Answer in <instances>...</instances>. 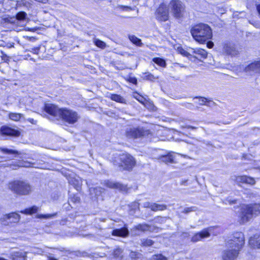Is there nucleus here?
<instances>
[{
    "label": "nucleus",
    "mask_w": 260,
    "mask_h": 260,
    "mask_svg": "<svg viewBox=\"0 0 260 260\" xmlns=\"http://www.w3.org/2000/svg\"><path fill=\"white\" fill-rule=\"evenodd\" d=\"M45 111L53 117H61L69 124H74L79 118L77 112L68 109H59L52 104H46L44 106Z\"/></svg>",
    "instance_id": "1"
},
{
    "label": "nucleus",
    "mask_w": 260,
    "mask_h": 260,
    "mask_svg": "<svg viewBox=\"0 0 260 260\" xmlns=\"http://www.w3.org/2000/svg\"><path fill=\"white\" fill-rule=\"evenodd\" d=\"M239 222L244 224L260 215V203L241 204L239 206Z\"/></svg>",
    "instance_id": "2"
},
{
    "label": "nucleus",
    "mask_w": 260,
    "mask_h": 260,
    "mask_svg": "<svg viewBox=\"0 0 260 260\" xmlns=\"http://www.w3.org/2000/svg\"><path fill=\"white\" fill-rule=\"evenodd\" d=\"M245 244L244 234L241 232L234 233L229 240V260H235Z\"/></svg>",
    "instance_id": "3"
},
{
    "label": "nucleus",
    "mask_w": 260,
    "mask_h": 260,
    "mask_svg": "<svg viewBox=\"0 0 260 260\" xmlns=\"http://www.w3.org/2000/svg\"><path fill=\"white\" fill-rule=\"evenodd\" d=\"M193 39L198 42L203 44L211 39L212 30L206 24L200 23L193 26L190 29Z\"/></svg>",
    "instance_id": "4"
},
{
    "label": "nucleus",
    "mask_w": 260,
    "mask_h": 260,
    "mask_svg": "<svg viewBox=\"0 0 260 260\" xmlns=\"http://www.w3.org/2000/svg\"><path fill=\"white\" fill-rule=\"evenodd\" d=\"M113 162L120 171H131L136 165V160L132 156L124 153L115 155Z\"/></svg>",
    "instance_id": "5"
},
{
    "label": "nucleus",
    "mask_w": 260,
    "mask_h": 260,
    "mask_svg": "<svg viewBox=\"0 0 260 260\" xmlns=\"http://www.w3.org/2000/svg\"><path fill=\"white\" fill-rule=\"evenodd\" d=\"M8 187L14 193L22 196L28 195L33 191L32 186L28 182L24 181L16 180L11 182L8 184Z\"/></svg>",
    "instance_id": "6"
},
{
    "label": "nucleus",
    "mask_w": 260,
    "mask_h": 260,
    "mask_svg": "<svg viewBox=\"0 0 260 260\" xmlns=\"http://www.w3.org/2000/svg\"><path fill=\"white\" fill-rule=\"evenodd\" d=\"M150 134V131L144 129L142 127H129L126 131V137L129 138H139L148 136Z\"/></svg>",
    "instance_id": "7"
},
{
    "label": "nucleus",
    "mask_w": 260,
    "mask_h": 260,
    "mask_svg": "<svg viewBox=\"0 0 260 260\" xmlns=\"http://www.w3.org/2000/svg\"><path fill=\"white\" fill-rule=\"evenodd\" d=\"M169 6L171 8L175 17L179 18L182 16L184 10V6L180 1H172L169 4Z\"/></svg>",
    "instance_id": "8"
},
{
    "label": "nucleus",
    "mask_w": 260,
    "mask_h": 260,
    "mask_svg": "<svg viewBox=\"0 0 260 260\" xmlns=\"http://www.w3.org/2000/svg\"><path fill=\"white\" fill-rule=\"evenodd\" d=\"M20 215L15 212H12L3 215L0 218L1 223L5 225H9L10 223H17L20 220Z\"/></svg>",
    "instance_id": "9"
},
{
    "label": "nucleus",
    "mask_w": 260,
    "mask_h": 260,
    "mask_svg": "<svg viewBox=\"0 0 260 260\" xmlns=\"http://www.w3.org/2000/svg\"><path fill=\"white\" fill-rule=\"evenodd\" d=\"M155 15L156 19L158 21H167L169 18V10L167 6L164 4L160 5L156 11Z\"/></svg>",
    "instance_id": "10"
},
{
    "label": "nucleus",
    "mask_w": 260,
    "mask_h": 260,
    "mask_svg": "<svg viewBox=\"0 0 260 260\" xmlns=\"http://www.w3.org/2000/svg\"><path fill=\"white\" fill-rule=\"evenodd\" d=\"M213 229V227H209L204 229L202 231L198 232L194 234L191 238V241L192 242H197L201 241L202 239L208 238L211 235V233Z\"/></svg>",
    "instance_id": "11"
},
{
    "label": "nucleus",
    "mask_w": 260,
    "mask_h": 260,
    "mask_svg": "<svg viewBox=\"0 0 260 260\" xmlns=\"http://www.w3.org/2000/svg\"><path fill=\"white\" fill-rule=\"evenodd\" d=\"M235 181L239 184H245L250 186L254 185L256 183L255 179L248 175L237 176L235 177Z\"/></svg>",
    "instance_id": "12"
},
{
    "label": "nucleus",
    "mask_w": 260,
    "mask_h": 260,
    "mask_svg": "<svg viewBox=\"0 0 260 260\" xmlns=\"http://www.w3.org/2000/svg\"><path fill=\"white\" fill-rule=\"evenodd\" d=\"M103 184L107 187L112 189H118L121 191L126 192L127 190V187L126 185L114 181L109 180H105L104 181Z\"/></svg>",
    "instance_id": "13"
},
{
    "label": "nucleus",
    "mask_w": 260,
    "mask_h": 260,
    "mask_svg": "<svg viewBox=\"0 0 260 260\" xmlns=\"http://www.w3.org/2000/svg\"><path fill=\"white\" fill-rule=\"evenodd\" d=\"M0 131L2 135L6 136H18L20 135L19 131L6 126L1 127Z\"/></svg>",
    "instance_id": "14"
},
{
    "label": "nucleus",
    "mask_w": 260,
    "mask_h": 260,
    "mask_svg": "<svg viewBox=\"0 0 260 260\" xmlns=\"http://www.w3.org/2000/svg\"><path fill=\"white\" fill-rule=\"evenodd\" d=\"M249 243L253 248L260 249V233L253 235L249 238Z\"/></svg>",
    "instance_id": "15"
},
{
    "label": "nucleus",
    "mask_w": 260,
    "mask_h": 260,
    "mask_svg": "<svg viewBox=\"0 0 260 260\" xmlns=\"http://www.w3.org/2000/svg\"><path fill=\"white\" fill-rule=\"evenodd\" d=\"M112 235L114 236H119L121 237H126L129 235V231L126 227H123L120 229L113 230Z\"/></svg>",
    "instance_id": "16"
},
{
    "label": "nucleus",
    "mask_w": 260,
    "mask_h": 260,
    "mask_svg": "<svg viewBox=\"0 0 260 260\" xmlns=\"http://www.w3.org/2000/svg\"><path fill=\"white\" fill-rule=\"evenodd\" d=\"M69 183L73 185L77 191L81 190L82 180L80 177H71L69 179Z\"/></svg>",
    "instance_id": "17"
},
{
    "label": "nucleus",
    "mask_w": 260,
    "mask_h": 260,
    "mask_svg": "<svg viewBox=\"0 0 260 260\" xmlns=\"http://www.w3.org/2000/svg\"><path fill=\"white\" fill-rule=\"evenodd\" d=\"M12 260H27V252L22 251H15L11 254Z\"/></svg>",
    "instance_id": "18"
},
{
    "label": "nucleus",
    "mask_w": 260,
    "mask_h": 260,
    "mask_svg": "<svg viewBox=\"0 0 260 260\" xmlns=\"http://www.w3.org/2000/svg\"><path fill=\"white\" fill-rule=\"evenodd\" d=\"M240 47L238 45L232 44L229 45V55L236 56L239 54Z\"/></svg>",
    "instance_id": "19"
},
{
    "label": "nucleus",
    "mask_w": 260,
    "mask_h": 260,
    "mask_svg": "<svg viewBox=\"0 0 260 260\" xmlns=\"http://www.w3.org/2000/svg\"><path fill=\"white\" fill-rule=\"evenodd\" d=\"M159 160L166 164L174 163L175 162L174 155L170 153L167 155L160 156Z\"/></svg>",
    "instance_id": "20"
},
{
    "label": "nucleus",
    "mask_w": 260,
    "mask_h": 260,
    "mask_svg": "<svg viewBox=\"0 0 260 260\" xmlns=\"http://www.w3.org/2000/svg\"><path fill=\"white\" fill-rule=\"evenodd\" d=\"M167 208V206L166 205L153 203L151 210L156 212L158 211H164L166 210Z\"/></svg>",
    "instance_id": "21"
},
{
    "label": "nucleus",
    "mask_w": 260,
    "mask_h": 260,
    "mask_svg": "<svg viewBox=\"0 0 260 260\" xmlns=\"http://www.w3.org/2000/svg\"><path fill=\"white\" fill-rule=\"evenodd\" d=\"M39 209L40 208L38 207L33 206L29 208L21 211L20 212L25 214H32L33 213H37Z\"/></svg>",
    "instance_id": "22"
},
{
    "label": "nucleus",
    "mask_w": 260,
    "mask_h": 260,
    "mask_svg": "<svg viewBox=\"0 0 260 260\" xmlns=\"http://www.w3.org/2000/svg\"><path fill=\"white\" fill-rule=\"evenodd\" d=\"M80 201V198L77 194H71L68 200L69 204L72 206V204H76L79 203Z\"/></svg>",
    "instance_id": "23"
},
{
    "label": "nucleus",
    "mask_w": 260,
    "mask_h": 260,
    "mask_svg": "<svg viewBox=\"0 0 260 260\" xmlns=\"http://www.w3.org/2000/svg\"><path fill=\"white\" fill-rule=\"evenodd\" d=\"M16 6L17 7H24L27 9L31 8V4L26 0H19L17 1Z\"/></svg>",
    "instance_id": "24"
},
{
    "label": "nucleus",
    "mask_w": 260,
    "mask_h": 260,
    "mask_svg": "<svg viewBox=\"0 0 260 260\" xmlns=\"http://www.w3.org/2000/svg\"><path fill=\"white\" fill-rule=\"evenodd\" d=\"M110 98L112 100L115 102L123 104L125 103V100L119 94H111Z\"/></svg>",
    "instance_id": "25"
},
{
    "label": "nucleus",
    "mask_w": 260,
    "mask_h": 260,
    "mask_svg": "<svg viewBox=\"0 0 260 260\" xmlns=\"http://www.w3.org/2000/svg\"><path fill=\"white\" fill-rule=\"evenodd\" d=\"M128 38L129 40L136 45L141 47L142 46L143 43L141 42V39H139L134 35H129Z\"/></svg>",
    "instance_id": "26"
},
{
    "label": "nucleus",
    "mask_w": 260,
    "mask_h": 260,
    "mask_svg": "<svg viewBox=\"0 0 260 260\" xmlns=\"http://www.w3.org/2000/svg\"><path fill=\"white\" fill-rule=\"evenodd\" d=\"M142 78L144 80L150 81H153L155 79L158 78V77H155L153 75L149 72L143 73Z\"/></svg>",
    "instance_id": "27"
},
{
    "label": "nucleus",
    "mask_w": 260,
    "mask_h": 260,
    "mask_svg": "<svg viewBox=\"0 0 260 260\" xmlns=\"http://www.w3.org/2000/svg\"><path fill=\"white\" fill-rule=\"evenodd\" d=\"M129 256L132 260H142L143 258L142 254L136 251H131Z\"/></svg>",
    "instance_id": "28"
},
{
    "label": "nucleus",
    "mask_w": 260,
    "mask_h": 260,
    "mask_svg": "<svg viewBox=\"0 0 260 260\" xmlns=\"http://www.w3.org/2000/svg\"><path fill=\"white\" fill-rule=\"evenodd\" d=\"M150 226L146 223L139 224L135 226V229L142 232H145L150 230Z\"/></svg>",
    "instance_id": "29"
},
{
    "label": "nucleus",
    "mask_w": 260,
    "mask_h": 260,
    "mask_svg": "<svg viewBox=\"0 0 260 260\" xmlns=\"http://www.w3.org/2000/svg\"><path fill=\"white\" fill-rule=\"evenodd\" d=\"M153 61L158 64V66L165 67L166 66V62L164 59L160 58L159 57H155L153 59Z\"/></svg>",
    "instance_id": "30"
},
{
    "label": "nucleus",
    "mask_w": 260,
    "mask_h": 260,
    "mask_svg": "<svg viewBox=\"0 0 260 260\" xmlns=\"http://www.w3.org/2000/svg\"><path fill=\"white\" fill-rule=\"evenodd\" d=\"M0 151H2V152H3L4 153L8 154H19V153L16 150L10 149H8L6 148L0 147Z\"/></svg>",
    "instance_id": "31"
},
{
    "label": "nucleus",
    "mask_w": 260,
    "mask_h": 260,
    "mask_svg": "<svg viewBox=\"0 0 260 260\" xmlns=\"http://www.w3.org/2000/svg\"><path fill=\"white\" fill-rule=\"evenodd\" d=\"M207 55V52L205 50L203 49L202 51H200L198 56H193V57L198 59L201 60L202 59L206 58Z\"/></svg>",
    "instance_id": "32"
},
{
    "label": "nucleus",
    "mask_w": 260,
    "mask_h": 260,
    "mask_svg": "<svg viewBox=\"0 0 260 260\" xmlns=\"http://www.w3.org/2000/svg\"><path fill=\"white\" fill-rule=\"evenodd\" d=\"M22 114L20 113H11L9 114V118L14 121H18L21 117Z\"/></svg>",
    "instance_id": "33"
},
{
    "label": "nucleus",
    "mask_w": 260,
    "mask_h": 260,
    "mask_svg": "<svg viewBox=\"0 0 260 260\" xmlns=\"http://www.w3.org/2000/svg\"><path fill=\"white\" fill-rule=\"evenodd\" d=\"M93 42L94 44L99 48L104 49L106 47V43L99 39H95Z\"/></svg>",
    "instance_id": "34"
},
{
    "label": "nucleus",
    "mask_w": 260,
    "mask_h": 260,
    "mask_svg": "<svg viewBox=\"0 0 260 260\" xmlns=\"http://www.w3.org/2000/svg\"><path fill=\"white\" fill-rule=\"evenodd\" d=\"M122 250L120 248H117L115 249L113 253L114 256L116 258H122Z\"/></svg>",
    "instance_id": "35"
},
{
    "label": "nucleus",
    "mask_w": 260,
    "mask_h": 260,
    "mask_svg": "<svg viewBox=\"0 0 260 260\" xmlns=\"http://www.w3.org/2000/svg\"><path fill=\"white\" fill-rule=\"evenodd\" d=\"M89 190L91 193L93 191L95 194V196H98L103 191L104 189L101 187H96L95 188H90Z\"/></svg>",
    "instance_id": "36"
},
{
    "label": "nucleus",
    "mask_w": 260,
    "mask_h": 260,
    "mask_svg": "<svg viewBox=\"0 0 260 260\" xmlns=\"http://www.w3.org/2000/svg\"><path fill=\"white\" fill-rule=\"evenodd\" d=\"M56 213H53V214H37V217L38 218H52L56 216Z\"/></svg>",
    "instance_id": "37"
},
{
    "label": "nucleus",
    "mask_w": 260,
    "mask_h": 260,
    "mask_svg": "<svg viewBox=\"0 0 260 260\" xmlns=\"http://www.w3.org/2000/svg\"><path fill=\"white\" fill-rule=\"evenodd\" d=\"M27 14L24 12H19L16 15V19L19 20H23L26 17Z\"/></svg>",
    "instance_id": "38"
},
{
    "label": "nucleus",
    "mask_w": 260,
    "mask_h": 260,
    "mask_svg": "<svg viewBox=\"0 0 260 260\" xmlns=\"http://www.w3.org/2000/svg\"><path fill=\"white\" fill-rule=\"evenodd\" d=\"M30 251L31 253L37 254H41L44 252L42 248L36 247L31 248Z\"/></svg>",
    "instance_id": "39"
},
{
    "label": "nucleus",
    "mask_w": 260,
    "mask_h": 260,
    "mask_svg": "<svg viewBox=\"0 0 260 260\" xmlns=\"http://www.w3.org/2000/svg\"><path fill=\"white\" fill-rule=\"evenodd\" d=\"M198 209L197 207L196 206H192L190 207H187L184 208V210L182 211V213L188 214L191 212H193L197 211Z\"/></svg>",
    "instance_id": "40"
},
{
    "label": "nucleus",
    "mask_w": 260,
    "mask_h": 260,
    "mask_svg": "<svg viewBox=\"0 0 260 260\" xmlns=\"http://www.w3.org/2000/svg\"><path fill=\"white\" fill-rule=\"evenodd\" d=\"M151 260H168L167 258L162 254H155L152 256Z\"/></svg>",
    "instance_id": "41"
},
{
    "label": "nucleus",
    "mask_w": 260,
    "mask_h": 260,
    "mask_svg": "<svg viewBox=\"0 0 260 260\" xmlns=\"http://www.w3.org/2000/svg\"><path fill=\"white\" fill-rule=\"evenodd\" d=\"M139 205H140L139 203L137 202L132 203L130 206L131 211H133V210L135 211L137 209H139Z\"/></svg>",
    "instance_id": "42"
},
{
    "label": "nucleus",
    "mask_w": 260,
    "mask_h": 260,
    "mask_svg": "<svg viewBox=\"0 0 260 260\" xmlns=\"http://www.w3.org/2000/svg\"><path fill=\"white\" fill-rule=\"evenodd\" d=\"M202 50L203 49L201 48H190V51L191 53L196 54L195 56H198L200 51H202Z\"/></svg>",
    "instance_id": "43"
},
{
    "label": "nucleus",
    "mask_w": 260,
    "mask_h": 260,
    "mask_svg": "<svg viewBox=\"0 0 260 260\" xmlns=\"http://www.w3.org/2000/svg\"><path fill=\"white\" fill-rule=\"evenodd\" d=\"M153 242L150 239H145L143 241L142 244L144 246H149L153 244Z\"/></svg>",
    "instance_id": "44"
},
{
    "label": "nucleus",
    "mask_w": 260,
    "mask_h": 260,
    "mask_svg": "<svg viewBox=\"0 0 260 260\" xmlns=\"http://www.w3.org/2000/svg\"><path fill=\"white\" fill-rule=\"evenodd\" d=\"M199 99V104L200 105H206V103L207 102L208 99L204 97L198 98Z\"/></svg>",
    "instance_id": "45"
},
{
    "label": "nucleus",
    "mask_w": 260,
    "mask_h": 260,
    "mask_svg": "<svg viewBox=\"0 0 260 260\" xmlns=\"http://www.w3.org/2000/svg\"><path fill=\"white\" fill-rule=\"evenodd\" d=\"M216 105L215 103L213 102L212 100H210L209 99L207 100V103H206V106L209 107H213L215 106Z\"/></svg>",
    "instance_id": "46"
},
{
    "label": "nucleus",
    "mask_w": 260,
    "mask_h": 260,
    "mask_svg": "<svg viewBox=\"0 0 260 260\" xmlns=\"http://www.w3.org/2000/svg\"><path fill=\"white\" fill-rule=\"evenodd\" d=\"M40 49V46H38L30 48V49L29 51L35 54H38L39 53Z\"/></svg>",
    "instance_id": "47"
},
{
    "label": "nucleus",
    "mask_w": 260,
    "mask_h": 260,
    "mask_svg": "<svg viewBox=\"0 0 260 260\" xmlns=\"http://www.w3.org/2000/svg\"><path fill=\"white\" fill-rule=\"evenodd\" d=\"M153 203L146 202L143 204V207L144 208H150L151 210V207L152 206Z\"/></svg>",
    "instance_id": "48"
},
{
    "label": "nucleus",
    "mask_w": 260,
    "mask_h": 260,
    "mask_svg": "<svg viewBox=\"0 0 260 260\" xmlns=\"http://www.w3.org/2000/svg\"><path fill=\"white\" fill-rule=\"evenodd\" d=\"M4 20L6 22H7L15 23L16 19L14 18H12V17H8V18H5Z\"/></svg>",
    "instance_id": "49"
},
{
    "label": "nucleus",
    "mask_w": 260,
    "mask_h": 260,
    "mask_svg": "<svg viewBox=\"0 0 260 260\" xmlns=\"http://www.w3.org/2000/svg\"><path fill=\"white\" fill-rule=\"evenodd\" d=\"M33 164H31L29 162H24L23 164L22 165V167H33Z\"/></svg>",
    "instance_id": "50"
},
{
    "label": "nucleus",
    "mask_w": 260,
    "mask_h": 260,
    "mask_svg": "<svg viewBox=\"0 0 260 260\" xmlns=\"http://www.w3.org/2000/svg\"><path fill=\"white\" fill-rule=\"evenodd\" d=\"M129 81L134 84H137V80L135 77H130L129 79Z\"/></svg>",
    "instance_id": "51"
},
{
    "label": "nucleus",
    "mask_w": 260,
    "mask_h": 260,
    "mask_svg": "<svg viewBox=\"0 0 260 260\" xmlns=\"http://www.w3.org/2000/svg\"><path fill=\"white\" fill-rule=\"evenodd\" d=\"M213 46H214V44L212 41H209L207 42V46L208 48H213Z\"/></svg>",
    "instance_id": "52"
},
{
    "label": "nucleus",
    "mask_w": 260,
    "mask_h": 260,
    "mask_svg": "<svg viewBox=\"0 0 260 260\" xmlns=\"http://www.w3.org/2000/svg\"><path fill=\"white\" fill-rule=\"evenodd\" d=\"M223 260H228V251H224L222 255Z\"/></svg>",
    "instance_id": "53"
},
{
    "label": "nucleus",
    "mask_w": 260,
    "mask_h": 260,
    "mask_svg": "<svg viewBox=\"0 0 260 260\" xmlns=\"http://www.w3.org/2000/svg\"><path fill=\"white\" fill-rule=\"evenodd\" d=\"M136 99L140 103H143L144 101V98L143 96H139L138 98L136 97Z\"/></svg>",
    "instance_id": "54"
},
{
    "label": "nucleus",
    "mask_w": 260,
    "mask_h": 260,
    "mask_svg": "<svg viewBox=\"0 0 260 260\" xmlns=\"http://www.w3.org/2000/svg\"><path fill=\"white\" fill-rule=\"evenodd\" d=\"M181 53L186 56H188L189 55H191V53H190V51H189V52H188L185 50H183V51L181 52Z\"/></svg>",
    "instance_id": "55"
},
{
    "label": "nucleus",
    "mask_w": 260,
    "mask_h": 260,
    "mask_svg": "<svg viewBox=\"0 0 260 260\" xmlns=\"http://www.w3.org/2000/svg\"><path fill=\"white\" fill-rule=\"evenodd\" d=\"M237 200H229V204L230 205H233V204L237 203Z\"/></svg>",
    "instance_id": "56"
},
{
    "label": "nucleus",
    "mask_w": 260,
    "mask_h": 260,
    "mask_svg": "<svg viewBox=\"0 0 260 260\" xmlns=\"http://www.w3.org/2000/svg\"><path fill=\"white\" fill-rule=\"evenodd\" d=\"M155 219L158 221H164V218L158 216L157 218H155Z\"/></svg>",
    "instance_id": "57"
},
{
    "label": "nucleus",
    "mask_w": 260,
    "mask_h": 260,
    "mask_svg": "<svg viewBox=\"0 0 260 260\" xmlns=\"http://www.w3.org/2000/svg\"><path fill=\"white\" fill-rule=\"evenodd\" d=\"M256 10H257V11L258 13L260 15V4H257L256 5Z\"/></svg>",
    "instance_id": "58"
},
{
    "label": "nucleus",
    "mask_w": 260,
    "mask_h": 260,
    "mask_svg": "<svg viewBox=\"0 0 260 260\" xmlns=\"http://www.w3.org/2000/svg\"><path fill=\"white\" fill-rule=\"evenodd\" d=\"M182 235L184 236V237H188L189 236V234L187 232H185V233H183Z\"/></svg>",
    "instance_id": "59"
},
{
    "label": "nucleus",
    "mask_w": 260,
    "mask_h": 260,
    "mask_svg": "<svg viewBox=\"0 0 260 260\" xmlns=\"http://www.w3.org/2000/svg\"><path fill=\"white\" fill-rule=\"evenodd\" d=\"M29 40L30 41H35L36 40V39L34 37H31V38H29Z\"/></svg>",
    "instance_id": "60"
},
{
    "label": "nucleus",
    "mask_w": 260,
    "mask_h": 260,
    "mask_svg": "<svg viewBox=\"0 0 260 260\" xmlns=\"http://www.w3.org/2000/svg\"><path fill=\"white\" fill-rule=\"evenodd\" d=\"M48 260H57V259L53 257H49Z\"/></svg>",
    "instance_id": "61"
},
{
    "label": "nucleus",
    "mask_w": 260,
    "mask_h": 260,
    "mask_svg": "<svg viewBox=\"0 0 260 260\" xmlns=\"http://www.w3.org/2000/svg\"><path fill=\"white\" fill-rule=\"evenodd\" d=\"M7 58H8L7 56L6 55H5V56H4L3 57V60L7 59Z\"/></svg>",
    "instance_id": "62"
},
{
    "label": "nucleus",
    "mask_w": 260,
    "mask_h": 260,
    "mask_svg": "<svg viewBox=\"0 0 260 260\" xmlns=\"http://www.w3.org/2000/svg\"><path fill=\"white\" fill-rule=\"evenodd\" d=\"M188 127L189 128H191V129H196V127H193L192 126H188Z\"/></svg>",
    "instance_id": "63"
},
{
    "label": "nucleus",
    "mask_w": 260,
    "mask_h": 260,
    "mask_svg": "<svg viewBox=\"0 0 260 260\" xmlns=\"http://www.w3.org/2000/svg\"><path fill=\"white\" fill-rule=\"evenodd\" d=\"M0 260H8V259H5L4 258L0 257Z\"/></svg>",
    "instance_id": "64"
}]
</instances>
